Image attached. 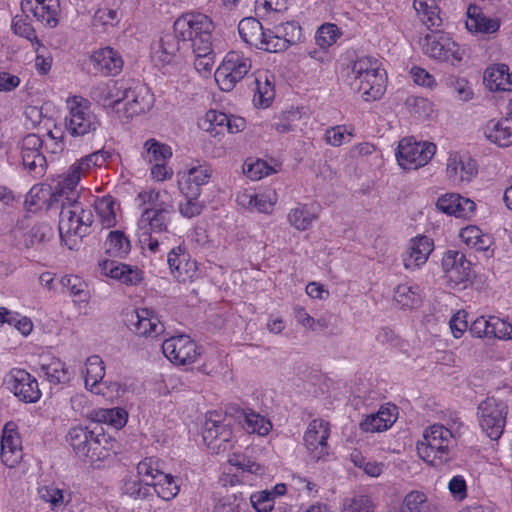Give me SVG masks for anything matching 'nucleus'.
<instances>
[{
	"instance_id": "f257e3e1",
	"label": "nucleus",
	"mask_w": 512,
	"mask_h": 512,
	"mask_svg": "<svg viewBox=\"0 0 512 512\" xmlns=\"http://www.w3.org/2000/svg\"><path fill=\"white\" fill-rule=\"evenodd\" d=\"M204 14L189 12L176 19L173 25V32L166 33L160 39L151 44V58L156 65L165 66L170 64L182 45L189 47L192 43L196 27L200 24V17Z\"/></svg>"
},
{
	"instance_id": "f03ea898",
	"label": "nucleus",
	"mask_w": 512,
	"mask_h": 512,
	"mask_svg": "<svg viewBox=\"0 0 512 512\" xmlns=\"http://www.w3.org/2000/svg\"><path fill=\"white\" fill-rule=\"evenodd\" d=\"M67 205L61 203L59 235L61 241L70 250L77 249L81 239L90 233L89 229L94 222L93 213L85 209L75 198H67Z\"/></svg>"
},
{
	"instance_id": "7ed1b4c3",
	"label": "nucleus",
	"mask_w": 512,
	"mask_h": 512,
	"mask_svg": "<svg viewBox=\"0 0 512 512\" xmlns=\"http://www.w3.org/2000/svg\"><path fill=\"white\" fill-rule=\"evenodd\" d=\"M377 59L362 57L354 61L348 78H353L350 85L358 92H362L365 101H375L385 92V78Z\"/></svg>"
},
{
	"instance_id": "20e7f679",
	"label": "nucleus",
	"mask_w": 512,
	"mask_h": 512,
	"mask_svg": "<svg viewBox=\"0 0 512 512\" xmlns=\"http://www.w3.org/2000/svg\"><path fill=\"white\" fill-rule=\"evenodd\" d=\"M452 442V432L443 425L434 424L424 431L423 440L417 445V452L424 461L437 467L449 461Z\"/></svg>"
},
{
	"instance_id": "39448f33",
	"label": "nucleus",
	"mask_w": 512,
	"mask_h": 512,
	"mask_svg": "<svg viewBox=\"0 0 512 512\" xmlns=\"http://www.w3.org/2000/svg\"><path fill=\"white\" fill-rule=\"evenodd\" d=\"M97 428L98 424H95V428L92 430L82 426L69 430L67 440L78 457L89 458L94 462L107 456V450L102 445L103 442H106L105 434L96 432Z\"/></svg>"
},
{
	"instance_id": "423d86ee",
	"label": "nucleus",
	"mask_w": 512,
	"mask_h": 512,
	"mask_svg": "<svg viewBox=\"0 0 512 512\" xmlns=\"http://www.w3.org/2000/svg\"><path fill=\"white\" fill-rule=\"evenodd\" d=\"M199 19L200 24L196 27L197 32H195L194 39L192 43L189 44V48H191L195 54V69L200 73L210 74L215 62V54L212 49L214 24L205 14Z\"/></svg>"
},
{
	"instance_id": "0eeeda50",
	"label": "nucleus",
	"mask_w": 512,
	"mask_h": 512,
	"mask_svg": "<svg viewBox=\"0 0 512 512\" xmlns=\"http://www.w3.org/2000/svg\"><path fill=\"white\" fill-rule=\"evenodd\" d=\"M202 436L212 452L218 454L230 450L233 447L231 420L218 411L207 413Z\"/></svg>"
},
{
	"instance_id": "6e6552de",
	"label": "nucleus",
	"mask_w": 512,
	"mask_h": 512,
	"mask_svg": "<svg viewBox=\"0 0 512 512\" xmlns=\"http://www.w3.org/2000/svg\"><path fill=\"white\" fill-rule=\"evenodd\" d=\"M251 69V60L237 51H230L214 73L215 81L222 91L230 92Z\"/></svg>"
},
{
	"instance_id": "1a4fd4ad",
	"label": "nucleus",
	"mask_w": 512,
	"mask_h": 512,
	"mask_svg": "<svg viewBox=\"0 0 512 512\" xmlns=\"http://www.w3.org/2000/svg\"><path fill=\"white\" fill-rule=\"evenodd\" d=\"M436 152L431 142L416 141L413 137L403 138L397 148L398 164L405 170L417 169L428 163Z\"/></svg>"
},
{
	"instance_id": "9d476101",
	"label": "nucleus",
	"mask_w": 512,
	"mask_h": 512,
	"mask_svg": "<svg viewBox=\"0 0 512 512\" xmlns=\"http://www.w3.org/2000/svg\"><path fill=\"white\" fill-rule=\"evenodd\" d=\"M479 424L482 430L492 440L501 437L507 415V406L504 402L488 397L478 405Z\"/></svg>"
},
{
	"instance_id": "9b49d317",
	"label": "nucleus",
	"mask_w": 512,
	"mask_h": 512,
	"mask_svg": "<svg viewBox=\"0 0 512 512\" xmlns=\"http://www.w3.org/2000/svg\"><path fill=\"white\" fill-rule=\"evenodd\" d=\"M7 390L24 403H35L41 397L37 380L23 369H12L3 379Z\"/></svg>"
},
{
	"instance_id": "f8f14e48",
	"label": "nucleus",
	"mask_w": 512,
	"mask_h": 512,
	"mask_svg": "<svg viewBox=\"0 0 512 512\" xmlns=\"http://www.w3.org/2000/svg\"><path fill=\"white\" fill-rule=\"evenodd\" d=\"M423 51L429 57L449 61L452 65L462 60L458 45L448 34L441 32H434L424 37Z\"/></svg>"
},
{
	"instance_id": "ddd939ff",
	"label": "nucleus",
	"mask_w": 512,
	"mask_h": 512,
	"mask_svg": "<svg viewBox=\"0 0 512 512\" xmlns=\"http://www.w3.org/2000/svg\"><path fill=\"white\" fill-rule=\"evenodd\" d=\"M165 357L176 365L193 363L199 355L197 344L188 335H177L162 343Z\"/></svg>"
},
{
	"instance_id": "4468645a",
	"label": "nucleus",
	"mask_w": 512,
	"mask_h": 512,
	"mask_svg": "<svg viewBox=\"0 0 512 512\" xmlns=\"http://www.w3.org/2000/svg\"><path fill=\"white\" fill-rule=\"evenodd\" d=\"M65 126L71 136L77 137L96 132L100 127V121L88 107L76 104L70 108V115L65 119Z\"/></svg>"
},
{
	"instance_id": "2eb2a0df",
	"label": "nucleus",
	"mask_w": 512,
	"mask_h": 512,
	"mask_svg": "<svg viewBox=\"0 0 512 512\" xmlns=\"http://www.w3.org/2000/svg\"><path fill=\"white\" fill-rule=\"evenodd\" d=\"M123 102L125 103L124 112L129 118L149 111L154 99L147 86L132 79V84H128Z\"/></svg>"
},
{
	"instance_id": "dca6fc26",
	"label": "nucleus",
	"mask_w": 512,
	"mask_h": 512,
	"mask_svg": "<svg viewBox=\"0 0 512 512\" xmlns=\"http://www.w3.org/2000/svg\"><path fill=\"white\" fill-rule=\"evenodd\" d=\"M128 84H132V79L100 82L91 88L90 97L103 106L115 107L120 102H123Z\"/></svg>"
},
{
	"instance_id": "f3484780",
	"label": "nucleus",
	"mask_w": 512,
	"mask_h": 512,
	"mask_svg": "<svg viewBox=\"0 0 512 512\" xmlns=\"http://www.w3.org/2000/svg\"><path fill=\"white\" fill-rule=\"evenodd\" d=\"M330 435L329 423L323 419L312 420L304 434L307 450L316 460L327 454V439Z\"/></svg>"
},
{
	"instance_id": "a211bd4d",
	"label": "nucleus",
	"mask_w": 512,
	"mask_h": 512,
	"mask_svg": "<svg viewBox=\"0 0 512 512\" xmlns=\"http://www.w3.org/2000/svg\"><path fill=\"white\" fill-rule=\"evenodd\" d=\"M434 249V242L426 235H418L409 241L407 254L403 258L406 269L414 270L422 266L428 260Z\"/></svg>"
},
{
	"instance_id": "6ab92c4d",
	"label": "nucleus",
	"mask_w": 512,
	"mask_h": 512,
	"mask_svg": "<svg viewBox=\"0 0 512 512\" xmlns=\"http://www.w3.org/2000/svg\"><path fill=\"white\" fill-rule=\"evenodd\" d=\"M22 457L21 438L13 422H8L3 428L1 438V459L9 466H13Z\"/></svg>"
},
{
	"instance_id": "aec40b11",
	"label": "nucleus",
	"mask_w": 512,
	"mask_h": 512,
	"mask_svg": "<svg viewBox=\"0 0 512 512\" xmlns=\"http://www.w3.org/2000/svg\"><path fill=\"white\" fill-rule=\"evenodd\" d=\"M96 72L104 76H114L122 70L123 60L119 53L111 47H104L94 51L90 56Z\"/></svg>"
},
{
	"instance_id": "412c9836",
	"label": "nucleus",
	"mask_w": 512,
	"mask_h": 512,
	"mask_svg": "<svg viewBox=\"0 0 512 512\" xmlns=\"http://www.w3.org/2000/svg\"><path fill=\"white\" fill-rule=\"evenodd\" d=\"M448 179L455 186L469 183L478 173L476 161L471 158L450 157L447 162Z\"/></svg>"
},
{
	"instance_id": "4be33fe9",
	"label": "nucleus",
	"mask_w": 512,
	"mask_h": 512,
	"mask_svg": "<svg viewBox=\"0 0 512 512\" xmlns=\"http://www.w3.org/2000/svg\"><path fill=\"white\" fill-rule=\"evenodd\" d=\"M437 208L448 214L459 218L470 217L476 208L475 203L461 194H442L436 203Z\"/></svg>"
},
{
	"instance_id": "5701e85b",
	"label": "nucleus",
	"mask_w": 512,
	"mask_h": 512,
	"mask_svg": "<svg viewBox=\"0 0 512 512\" xmlns=\"http://www.w3.org/2000/svg\"><path fill=\"white\" fill-rule=\"evenodd\" d=\"M167 263L179 282H185L195 274L196 264L190 261L188 253L181 246L173 248L168 253Z\"/></svg>"
},
{
	"instance_id": "b1692460",
	"label": "nucleus",
	"mask_w": 512,
	"mask_h": 512,
	"mask_svg": "<svg viewBox=\"0 0 512 512\" xmlns=\"http://www.w3.org/2000/svg\"><path fill=\"white\" fill-rule=\"evenodd\" d=\"M99 266L103 274L126 285H136L142 281V272L137 267L133 268L113 260H104Z\"/></svg>"
},
{
	"instance_id": "393cba45",
	"label": "nucleus",
	"mask_w": 512,
	"mask_h": 512,
	"mask_svg": "<svg viewBox=\"0 0 512 512\" xmlns=\"http://www.w3.org/2000/svg\"><path fill=\"white\" fill-rule=\"evenodd\" d=\"M169 221L168 206L163 204H153L151 207L145 208L142 212L139 225L145 229L149 227L152 233H161L166 231Z\"/></svg>"
},
{
	"instance_id": "a878e982",
	"label": "nucleus",
	"mask_w": 512,
	"mask_h": 512,
	"mask_svg": "<svg viewBox=\"0 0 512 512\" xmlns=\"http://www.w3.org/2000/svg\"><path fill=\"white\" fill-rule=\"evenodd\" d=\"M500 22L486 17L480 7L470 4L467 8L466 28L473 33L492 34L498 31Z\"/></svg>"
},
{
	"instance_id": "bb28decb",
	"label": "nucleus",
	"mask_w": 512,
	"mask_h": 512,
	"mask_svg": "<svg viewBox=\"0 0 512 512\" xmlns=\"http://www.w3.org/2000/svg\"><path fill=\"white\" fill-rule=\"evenodd\" d=\"M485 137L500 147L512 144V117L502 118L498 121L490 120L485 129Z\"/></svg>"
},
{
	"instance_id": "cd10ccee",
	"label": "nucleus",
	"mask_w": 512,
	"mask_h": 512,
	"mask_svg": "<svg viewBox=\"0 0 512 512\" xmlns=\"http://www.w3.org/2000/svg\"><path fill=\"white\" fill-rule=\"evenodd\" d=\"M131 323L134 326V332L142 336H157L164 331L163 324L152 314V311L146 308L135 311Z\"/></svg>"
},
{
	"instance_id": "c85d7f7f",
	"label": "nucleus",
	"mask_w": 512,
	"mask_h": 512,
	"mask_svg": "<svg viewBox=\"0 0 512 512\" xmlns=\"http://www.w3.org/2000/svg\"><path fill=\"white\" fill-rule=\"evenodd\" d=\"M233 412L237 414V419L242 423L243 428L248 433H257L258 435H266L269 433L272 425L268 419L264 416L257 414L253 411L240 410L236 407H231L229 413L232 415ZM228 411L226 412V414Z\"/></svg>"
},
{
	"instance_id": "c756f323",
	"label": "nucleus",
	"mask_w": 512,
	"mask_h": 512,
	"mask_svg": "<svg viewBox=\"0 0 512 512\" xmlns=\"http://www.w3.org/2000/svg\"><path fill=\"white\" fill-rule=\"evenodd\" d=\"M59 196L62 194H19L22 199L23 209L26 213L37 214L59 206Z\"/></svg>"
},
{
	"instance_id": "7c9ffc66",
	"label": "nucleus",
	"mask_w": 512,
	"mask_h": 512,
	"mask_svg": "<svg viewBox=\"0 0 512 512\" xmlns=\"http://www.w3.org/2000/svg\"><path fill=\"white\" fill-rule=\"evenodd\" d=\"M122 496L134 501H143L153 497L152 487L148 480L143 481L138 476L127 475L121 487Z\"/></svg>"
},
{
	"instance_id": "2f4dec72",
	"label": "nucleus",
	"mask_w": 512,
	"mask_h": 512,
	"mask_svg": "<svg viewBox=\"0 0 512 512\" xmlns=\"http://www.w3.org/2000/svg\"><path fill=\"white\" fill-rule=\"evenodd\" d=\"M277 194H237L238 205L261 213H270L277 202Z\"/></svg>"
},
{
	"instance_id": "473e14b6",
	"label": "nucleus",
	"mask_w": 512,
	"mask_h": 512,
	"mask_svg": "<svg viewBox=\"0 0 512 512\" xmlns=\"http://www.w3.org/2000/svg\"><path fill=\"white\" fill-rule=\"evenodd\" d=\"M265 31L261 22L253 17L244 18L238 24V32L242 40L258 48Z\"/></svg>"
},
{
	"instance_id": "72a5a7b5",
	"label": "nucleus",
	"mask_w": 512,
	"mask_h": 512,
	"mask_svg": "<svg viewBox=\"0 0 512 512\" xmlns=\"http://www.w3.org/2000/svg\"><path fill=\"white\" fill-rule=\"evenodd\" d=\"M413 7L428 29L437 28L441 25L439 9L435 0H414Z\"/></svg>"
},
{
	"instance_id": "f704fd0d",
	"label": "nucleus",
	"mask_w": 512,
	"mask_h": 512,
	"mask_svg": "<svg viewBox=\"0 0 512 512\" xmlns=\"http://www.w3.org/2000/svg\"><path fill=\"white\" fill-rule=\"evenodd\" d=\"M52 228L46 223H38L23 233L22 244L27 249H38L52 237Z\"/></svg>"
},
{
	"instance_id": "c9c22d12",
	"label": "nucleus",
	"mask_w": 512,
	"mask_h": 512,
	"mask_svg": "<svg viewBox=\"0 0 512 512\" xmlns=\"http://www.w3.org/2000/svg\"><path fill=\"white\" fill-rule=\"evenodd\" d=\"M41 370L51 384H64L69 382L71 378L65 363L57 358H50L47 362H43Z\"/></svg>"
},
{
	"instance_id": "e433bc0d",
	"label": "nucleus",
	"mask_w": 512,
	"mask_h": 512,
	"mask_svg": "<svg viewBox=\"0 0 512 512\" xmlns=\"http://www.w3.org/2000/svg\"><path fill=\"white\" fill-rule=\"evenodd\" d=\"M211 175L208 169L199 167H192L187 172L182 174L181 179H178L179 189L183 191L184 189L192 191L193 189H198L201 185L207 183L210 179Z\"/></svg>"
},
{
	"instance_id": "4c0bfd02",
	"label": "nucleus",
	"mask_w": 512,
	"mask_h": 512,
	"mask_svg": "<svg viewBox=\"0 0 512 512\" xmlns=\"http://www.w3.org/2000/svg\"><path fill=\"white\" fill-rule=\"evenodd\" d=\"M156 472L159 478L156 482H150L152 493H156L158 497L166 501L173 499L179 492V486L175 482L174 477L170 474H164L159 470H156Z\"/></svg>"
},
{
	"instance_id": "58836bf2",
	"label": "nucleus",
	"mask_w": 512,
	"mask_h": 512,
	"mask_svg": "<svg viewBox=\"0 0 512 512\" xmlns=\"http://www.w3.org/2000/svg\"><path fill=\"white\" fill-rule=\"evenodd\" d=\"M94 206L105 226L111 227L116 224V210L119 208V205L110 194L97 199Z\"/></svg>"
},
{
	"instance_id": "ea45409f",
	"label": "nucleus",
	"mask_w": 512,
	"mask_h": 512,
	"mask_svg": "<svg viewBox=\"0 0 512 512\" xmlns=\"http://www.w3.org/2000/svg\"><path fill=\"white\" fill-rule=\"evenodd\" d=\"M131 245L122 231H110L105 241L106 253L114 257H124L130 251Z\"/></svg>"
},
{
	"instance_id": "a19ab883",
	"label": "nucleus",
	"mask_w": 512,
	"mask_h": 512,
	"mask_svg": "<svg viewBox=\"0 0 512 512\" xmlns=\"http://www.w3.org/2000/svg\"><path fill=\"white\" fill-rule=\"evenodd\" d=\"M509 67L505 64H498L490 67L484 72V83L491 91H506V74Z\"/></svg>"
},
{
	"instance_id": "79ce46f5",
	"label": "nucleus",
	"mask_w": 512,
	"mask_h": 512,
	"mask_svg": "<svg viewBox=\"0 0 512 512\" xmlns=\"http://www.w3.org/2000/svg\"><path fill=\"white\" fill-rule=\"evenodd\" d=\"M460 237L467 245L480 251H486L490 247L491 237L483 234L477 226H467L460 231Z\"/></svg>"
},
{
	"instance_id": "37998d69",
	"label": "nucleus",
	"mask_w": 512,
	"mask_h": 512,
	"mask_svg": "<svg viewBox=\"0 0 512 512\" xmlns=\"http://www.w3.org/2000/svg\"><path fill=\"white\" fill-rule=\"evenodd\" d=\"M85 366V386L93 390L105 375L104 363L98 355H92L87 358Z\"/></svg>"
},
{
	"instance_id": "c03bdc74",
	"label": "nucleus",
	"mask_w": 512,
	"mask_h": 512,
	"mask_svg": "<svg viewBox=\"0 0 512 512\" xmlns=\"http://www.w3.org/2000/svg\"><path fill=\"white\" fill-rule=\"evenodd\" d=\"M143 157L149 162L155 161V163H165L166 160L172 157L171 148L158 142L154 138L148 139L144 143Z\"/></svg>"
},
{
	"instance_id": "a18cd8bd",
	"label": "nucleus",
	"mask_w": 512,
	"mask_h": 512,
	"mask_svg": "<svg viewBox=\"0 0 512 512\" xmlns=\"http://www.w3.org/2000/svg\"><path fill=\"white\" fill-rule=\"evenodd\" d=\"M417 288H413L407 284L398 285L394 292V300L402 308H414L417 307L421 301L419 293L416 291Z\"/></svg>"
},
{
	"instance_id": "49530a36",
	"label": "nucleus",
	"mask_w": 512,
	"mask_h": 512,
	"mask_svg": "<svg viewBox=\"0 0 512 512\" xmlns=\"http://www.w3.org/2000/svg\"><path fill=\"white\" fill-rule=\"evenodd\" d=\"M84 175L80 166L72 164L67 172L59 176L55 192H64L65 190L72 192Z\"/></svg>"
},
{
	"instance_id": "de8ad7c7",
	"label": "nucleus",
	"mask_w": 512,
	"mask_h": 512,
	"mask_svg": "<svg viewBox=\"0 0 512 512\" xmlns=\"http://www.w3.org/2000/svg\"><path fill=\"white\" fill-rule=\"evenodd\" d=\"M201 194H182V199L179 201L180 213L187 217L192 218L201 213L204 208V200H200Z\"/></svg>"
},
{
	"instance_id": "09e8293b",
	"label": "nucleus",
	"mask_w": 512,
	"mask_h": 512,
	"mask_svg": "<svg viewBox=\"0 0 512 512\" xmlns=\"http://www.w3.org/2000/svg\"><path fill=\"white\" fill-rule=\"evenodd\" d=\"M226 119L227 114L215 110H210L206 113L201 127L215 137L225 131Z\"/></svg>"
},
{
	"instance_id": "8fccbe9b",
	"label": "nucleus",
	"mask_w": 512,
	"mask_h": 512,
	"mask_svg": "<svg viewBox=\"0 0 512 512\" xmlns=\"http://www.w3.org/2000/svg\"><path fill=\"white\" fill-rule=\"evenodd\" d=\"M302 117L299 111H286L282 113L273 124L279 133L294 132L298 129Z\"/></svg>"
},
{
	"instance_id": "3c124183",
	"label": "nucleus",
	"mask_w": 512,
	"mask_h": 512,
	"mask_svg": "<svg viewBox=\"0 0 512 512\" xmlns=\"http://www.w3.org/2000/svg\"><path fill=\"white\" fill-rule=\"evenodd\" d=\"M315 218L316 215L309 212L306 206L292 209L288 214V220L290 224L300 231L308 229Z\"/></svg>"
},
{
	"instance_id": "603ef678",
	"label": "nucleus",
	"mask_w": 512,
	"mask_h": 512,
	"mask_svg": "<svg viewBox=\"0 0 512 512\" xmlns=\"http://www.w3.org/2000/svg\"><path fill=\"white\" fill-rule=\"evenodd\" d=\"M341 31L336 24L325 23L316 33V42L321 48H327L334 44L341 36Z\"/></svg>"
},
{
	"instance_id": "864d4df0",
	"label": "nucleus",
	"mask_w": 512,
	"mask_h": 512,
	"mask_svg": "<svg viewBox=\"0 0 512 512\" xmlns=\"http://www.w3.org/2000/svg\"><path fill=\"white\" fill-rule=\"evenodd\" d=\"M273 31L289 46L299 42L302 36L301 27L295 21L279 24L274 27Z\"/></svg>"
},
{
	"instance_id": "5fc2aeb1",
	"label": "nucleus",
	"mask_w": 512,
	"mask_h": 512,
	"mask_svg": "<svg viewBox=\"0 0 512 512\" xmlns=\"http://www.w3.org/2000/svg\"><path fill=\"white\" fill-rule=\"evenodd\" d=\"M58 0H52L44 5H37L34 17L49 27H55L58 24Z\"/></svg>"
},
{
	"instance_id": "6e6d98bb",
	"label": "nucleus",
	"mask_w": 512,
	"mask_h": 512,
	"mask_svg": "<svg viewBox=\"0 0 512 512\" xmlns=\"http://www.w3.org/2000/svg\"><path fill=\"white\" fill-rule=\"evenodd\" d=\"M244 174L251 180H260L275 172L264 160L257 159L254 162L246 161L243 165Z\"/></svg>"
},
{
	"instance_id": "4d7b16f0",
	"label": "nucleus",
	"mask_w": 512,
	"mask_h": 512,
	"mask_svg": "<svg viewBox=\"0 0 512 512\" xmlns=\"http://www.w3.org/2000/svg\"><path fill=\"white\" fill-rule=\"evenodd\" d=\"M23 165L36 176L44 173L46 158L41 151L22 152Z\"/></svg>"
},
{
	"instance_id": "13d9d810",
	"label": "nucleus",
	"mask_w": 512,
	"mask_h": 512,
	"mask_svg": "<svg viewBox=\"0 0 512 512\" xmlns=\"http://www.w3.org/2000/svg\"><path fill=\"white\" fill-rule=\"evenodd\" d=\"M290 46L287 42L280 38L273 30L267 29L265 31L264 37L261 38V44L259 46L260 49H263L268 52H282L289 48Z\"/></svg>"
},
{
	"instance_id": "bf43d9fd",
	"label": "nucleus",
	"mask_w": 512,
	"mask_h": 512,
	"mask_svg": "<svg viewBox=\"0 0 512 512\" xmlns=\"http://www.w3.org/2000/svg\"><path fill=\"white\" fill-rule=\"evenodd\" d=\"M391 427V419L376 414L368 415L361 423L360 429L364 432H381Z\"/></svg>"
},
{
	"instance_id": "052dcab7",
	"label": "nucleus",
	"mask_w": 512,
	"mask_h": 512,
	"mask_svg": "<svg viewBox=\"0 0 512 512\" xmlns=\"http://www.w3.org/2000/svg\"><path fill=\"white\" fill-rule=\"evenodd\" d=\"M100 416L99 421L107 422L114 428L119 429L126 424L128 413L122 408H113L101 411Z\"/></svg>"
},
{
	"instance_id": "680f3d73",
	"label": "nucleus",
	"mask_w": 512,
	"mask_h": 512,
	"mask_svg": "<svg viewBox=\"0 0 512 512\" xmlns=\"http://www.w3.org/2000/svg\"><path fill=\"white\" fill-rule=\"evenodd\" d=\"M374 504L369 496L358 495L345 502V512H374Z\"/></svg>"
},
{
	"instance_id": "e2e57ef3",
	"label": "nucleus",
	"mask_w": 512,
	"mask_h": 512,
	"mask_svg": "<svg viewBox=\"0 0 512 512\" xmlns=\"http://www.w3.org/2000/svg\"><path fill=\"white\" fill-rule=\"evenodd\" d=\"M490 337L509 340L512 339V325L498 318L491 317L490 321Z\"/></svg>"
},
{
	"instance_id": "0e129e2a",
	"label": "nucleus",
	"mask_w": 512,
	"mask_h": 512,
	"mask_svg": "<svg viewBox=\"0 0 512 512\" xmlns=\"http://www.w3.org/2000/svg\"><path fill=\"white\" fill-rule=\"evenodd\" d=\"M250 501L257 512H270L273 509L272 493L267 490L252 494Z\"/></svg>"
},
{
	"instance_id": "69168bd1",
	"label": "nucleus",
	"mask_w": 512,
	"mask_h": 512,
	"mask_svg": "<svg viewBox=\"0 0 512 512\" xmlns=\"http://www.w3.org/2000/svg\"><path fill=\"white\" fill-rule=\"evenodd\" d=\"M254 82L256 84V91L259 95V102L261 105L268 106L273 100L275 91L272 83L265 76L264 81H261V77H255Z\"/></svg>"
},
{
	"instance_id": "338daca9",
	"label": "nucleus",
	"mask_w": 512,
	"mask_h": 512,
	"mask_svg": "<svg viewBox=\"0 0 512 512\" xmlns=\"http://www.w3.org/2000/svg\"><path fill=\"white\" fill-rule=\"evenodd\" d=\"M471 263L465 259L457 263L447 276V279L455 284H461L470 279Z\"/></svg>"
},
{
	"instance_id": "774afa93",
	"label": "nucleus",
	"mask_w": 512,
	"mask_h": 512,
	"mask_svg": "<svg viewBox=\"0 0 512 512\" xmlns=\"http://www.w3.org/2000/svg\"><path fill=\"white\" fill-rule=\"evenodd\" d=\"M426 501L424 493L412 491L406 495L400 512H422V506Z\"/></svg>"
}]
</instances>
